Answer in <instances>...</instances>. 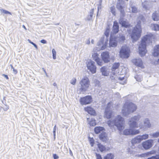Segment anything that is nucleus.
<instances>
[{"label": "nucleus", "mask_w": 159, "mask_h": 159, "mask_svg": "<svg viewBox=\"0 0 159 159\" xmlns=\"http://www.w3.org/2000/svg\"><path fill=\"white\" fill-rule=\"evenodd\" d=\"M146 22V20L142 15H140L138 17L137 24L135 27L134 28L131 35V38L133 42L136 41L140 37L142 32L141 25L144 24Z\"/></svg>", "instance_id": "1"}, {"label": "nucleus", "mask_w": 159, "mask_h": 159, "mask_svg": "<svg viewBox=\"0 0 159 159\" xmlns=\"http://www.w3.org/2000/svg\"><path fill=\"white\" fill-rule=\"evenodd\" d=\"M107 124L111 129L117 127L120 131H122L125 127L124 119L120 115L113 117L112 119L107 121Z\"/></svg>", "instance_id": "2"}, {"label": "nucleus", "mask_w": 159, "mask_h": 159, "mask_svg": "<svg viewBox=\"0 0 159 159\" xmlns=\"http://www.w3.org/2000/svg\"><path fill=\"white\" fill-rule=\"evenodd\" d=\"M154 37L152 34L150 33L145 36L142 39L138 48L139 53L141 57L144 56L146 53V45L150 43H152V39L154 38Z\"/></svg>", "instance_id": "3"}, {"label": "nucleus", "mask_w": 159, "mask_h": 159, "mask_svg": "<svg viewBox=\"0 0 159 159\" xmlns=\"http://www.w3.org/2000/svg\"><path fill=\"white\" fill-rule=\"evenodd\" d=\"M137 108V107L132 102H126L123 107L121 113L122 115L127 116L129 114L134 112Z\"/></svg>", "instance_id": "4"}, {"label": "nucleus", "mask_w": 159, "mask_h": 159, "mask_svg": "<svg viewBox=\"0 0 159 159\" xmlns=\"http://www.w3.org/2000/svg\"><path fill=\"white\" fill-rule=\"evenodd\" d=\"M141 118V116L140 114L132 117L128 121V124L131 128H138L139 124H138L137 121H138Z\"/></svg>", "instance_id": "5"}, {"label": "nucleus", "mask_w": 159, "mask_h": 159, "mask_svg": "<svg viewBox=\"0 0 159 159\" xmlns=\"http://www.w3.org/2000/svg\"><path fill=\"white\" fill-rule=\"evenodd\" d=\"M80 84L81 85L80 90L82 92H85L89 88L90 85L89 79L87 77H84L80 82Z\"/></svg>", "instance_id": "6"}, {"label": "nucleus", "mask_w": 159, "mask_h": 159, "mask_svg": "<svg viewBox=\"0 0 159 159\" xmlns=\"http://www.w3.org/2000/svg\"><path fill=\"white\" fill-rule=\"evenodd\" d=\"M151 126V125L150 120L148 118H146L143 120V123L140 122L139 123L138 128L143 130H146Z\"/></svg>", "instance_id": "7"}, {"label": "nucleus", "mask_w": 159, "mask_h": 159, "mask_svg": "<svg viewBox=\"0 0 159 159\" xmlns=\"http://www.w3.org/2000/svg\"><path fill=\"white\" fill-rule=\"evenodd\" d=\"M129 48L126 46H123L120 51V56L122 58H128L129 56Z\"/></svg>", "instance_id": "8"}, {"label": "nucleus", "mask_w": 159, "mask_h": 159, "mask_svg": "<svg viewBox=\"0 0 159 159\" xmlns=\"http://www.w3.org/2000/svg\"><path fill=\"white\" fill-rule=\"evenodd\" d=\"M153 140L152 139L146 140L142 143V146L145 150H148L151 148L153 145Z\"/></svg>", "instance_id": "9"}, {"label": "nucleus", "mask_w": 159, "mask_h": 159, "mask_svg": "<svg viewBox=\"0 0 159 159\" xmlns=\"http://www.w3.org/2000/svg\"><path fill=\"white\" fill-rule=\"evenodd\" d=\"M94 64V62L90 60L88 61L87 63V66L88 69L93 74L96 72V67Z\"/></svg>", "instance_id": "10"}, {"label": "nucleus", "mask_w": 159, "mask_h": 159, "mask_svg": "<svg viewBox=\"0 0 159 159\" xmlns=\"http://www.w3.org/2000/svg\"><path fill=\"white\" fill-rule=\"evenodd\" d=\"M124 2L122 0H119L116 5V8L119 10L120 13V14L122 15L123 16L125 15V12L124 10Z\"/></svg>", "instance_id": "11"}, {"label": "nucleus", "mask_w": 159, "mask_h": 159, "mask_svg": "<svg viewBox=\"0 0 159 159\" xmlns=\"http://www.w3.org/2000/svg\"><path fill=\"white\" fill-rule=\"evenodd\" d=\"M133 63L135 66L142 68H144L142 60L141 58H136L133 59L132 60Z\"/></svg>", "instance_id": "12"}, {"label": "nucleus", "mask_w": 159, "mask_h": 159, "mask_svg": "<svg viewBox=\"0 0 159 159\" xmlns=\"http://www.w3.org/2000/svg\"><path fill=\"white\" fill-rule=\"evenodd\" d=\"M92 100V98L90 96H86L85 97L81 98L80 102L81 104L86 105L90 103Z\"/></svg>", "instance_id": "13"}, {"label": "nucleus", "mask_w": 159, "mask_h": 159, "mask_svg": "<svg viewBox=\"0 0 159 159\" xmlns=\"http://www.w3.org/2000/svg\"><path fill=\"white\" fill-rule=\"evenodd\" d=\"M94 49H93V52L92 53V57L93 58L96 62L98 65L100 66H102V61L99 58L98 54L94 51Z\"/></svg>", "instance_id": "14"}, {"label": "nucleus", "mask_w": 159, "mask_h": 159, "mask_svg": "<svg viewBox=\"0 0 159 159\" xmlns=\"http://www.w3.org/2000/svg\"><path fill=\"white\" fill-rule=\"evenodd\" d=\"M107 42L108 40L107 39V38L105 39L104 37L102 38L98 43V45L101 46L102 45L101 47V49L103 50L106 47L107 44Z\"/></svg>", "instance_id": "15"}, {"label": "nucleus", "mask_w": 159, "mask_h": 159, "mask_svg": "<svg viewBox=\"0 0 159 159\" xmlns=\"http://www.w3.org/2000/svg\"><path fill=\"white\" fill-rule=\"evenodd\" d=\"M122 15L120 14V17L119 21V23L121 24L122 26L125 27L126 28L128 27L129 25L128 23L126 21V19L123 18Z\"/></svg>", "instance_id": "16"}, {"label": "nucleus", "mask_w": 159, "mask_h": 159, "mask_svg": "<svg viewBox=\"0 0 159 159\" xmlns=\"http://www.w3.org/2000/svg\"><path fill=\"white\" fill-rule=\"evenodd\" d=\"M119 25L117 22L116 21H114V22L113 25L112 27V31L111 34L112 35V34H116L117 33L119 30Z\"/></svg>", "instance_id": "17"}, {"label": "nucleus", "mask_w": 159, "mask_h": 159, "mask_svg": "<svg viewBox=\"0 0 159 159\" xmlns=\"http://www.w3.org/2000/svg\"><path fill=\"white\" fill-rule=\"evenodd\" d=\"M115 39L113 37L111 34L109 45L110 47H115L116 46L117 42Z\"/></svg>", "instance_id": "18"}, {"label": "nucleus", "mask_w": 159, "mask_h": 159, "mask_svg": "<svg viewBox=\"0 0 159 159\" xmlns=\"http://www.w3.org/2000/svg\"><path fill=\"white\" fill-rule=\"evenodd\" d=\"M102 60L105 62L107 63L109 61V54L108 52H102L101 54Z\"/></svg>", "instance_id": "19"}, {"label": "nucleus", "mask_w": 159, "mask_h": 159, "mask_svg": "<svg viewBox=\"0 0 159 159\" xmlns=\"http://www.w3.org/2000/svg\"><path fill=\"white\" fill-rule=\"evenodd\" d=\"M114 38L117 42H122L125 40V37L122 34H118Z\"/></svg>", "instance_id": "20"}, {"label": "nucleus", "mask_w": 159, "mask_h": 159, "mask_svg": "<svg viewBox=\"0 0 159 159\" xmlns=\"http://www.w3.org/2000/svg\"><path fill=\"white\" fill-rule=\"evenodd\" d=\"M119 66L120 64L118 63H114L113 65L111 68L112 73H119V72H117V71L118 70Z\"/></svg>", "instance_id": "21"}, {"label": "nucleus", "mask_w": 159, "mask_h": 159, "mask_svg": "<svg viewBox=\"0 0 159 159\" xmlns=\"http://www.w3.org/2000/svg\"><path fill=\"white\" fill-rule=\"evenodd\" d=\"M154 57L159 56V45H157L155 46L153 48V52L152 53Z\"/></svg>", "instance_id": "22"}, {"label": "nucleus", "mask_w": 159, "mask_h": 159, "mask_svg": "<svg viewBox=\"0 0 159 159\" xmlns=\"http://www.w3.org/2000/svg\"><path fill=\"white\" fill-rule=\"evenodd\" d=\"M84 110L86 111H87L89 114L91 115H94L95 113V110L92 108L90 107H88L84 108Z\"/></svg>", "instance_id": "23"}, {"label": "nucleus", "mask_w": 159, "mask_h": 159, "mask_svg": "<svg viewBox=\"0 0 159 159\" xmlns=\"http://www.w3.org/2000/svg\"><path fill=\"white\" fill-rule=\"evenodd\" d=\"M130 6L131 7V10L130 8H129V11H128L129 12H132L133 13H137L138 12V10L137 8L134 6L133 5L132 3V2L130 3Z\"/></svg>", "instance_id": "24"}, {"label": "nucleus", "mask_w": 159, "mask_h": 159, "mask_svg": "<svg viewBox=\"0 0 159 159\" xmlns=\"http://www.w3.org/2000/svg\"><path fill=\"white\" fill-rule=\"evenodd\" d=\"M142 141L140 135H138L133 139L132 140V143H140Z\"/></svg>", "instance_id": "25"}, {"label": "nucleus", "mask_w": 159, "mask_h": 159, "mask_svg": "<svg viewBox=\"0 0 159 159\" xmlns=\"http://www.w3.org/2000/svg\"><path fill=\"white\" fill-rule=\"evenodd\" d=\"M101 71L102 75L104 76H107L109 75V71L107 70V68L105 67H103L101 69Z\"/></svg>", "instance_id": "26"}, {"label": "nucleus", "mask_w": 159, "mask_h": 159, "mask_svg": "<svg viewBox=\"0 0 159 159\" xmlns=\"http://www.w3.org/2000/svg\"><path fill=\"white\" fill-rule=\"evenodd\" d=\"M94 9H92L89 13V15L87 16L86 19L88 20H93V16Z\"/></svg>", "instance_id": "27"}, {"label": "nucleus", "mask_w": 159, "mask_h": 159, "mask_svg": "<svg viewBox=\"0 0 159 159\" xmlns=\"http://www.w3.org/2000/svg\"><path fill=\"white\" fill-rule=\"evenodd\" d=\"M142 2L143 7L146 10L149 9L150 2L146 1H145L144 2L142 1Z\"/></svg>", "instance_id": "28"}, {"label": "nucleus", "mask_w": 159, "mask_h": 159, "mask_svg": "<svg viewBox=\"0 0 159 159\" xmlns=\"http://www.w3.org/2000/svg\"><path fill=\"white\" fill-rule=\"evenodd\" d=\"M112 111L111 110H107V109H105L104 116L107 119L111 118Z\"/></svg>", "instance_id": "29"}, {"label": "nucleus", "mask_w": 159, "mask_h": 159, "mask_svg": "<svg viewBox=\"0 0 159 159\" xmlns=\"http://www.w3.org/2000/svg\"><path fill=\"white\" fill-rule=\"evenodd\" d=\"M99 137L103 141L105 142L108 140L107 135L106 133H102L100 135Z\"/></svg>", "instance_id": "30"}, {"label": "nucleus", "mask_w": 159, "mask_h": 159, "mask_svg": "<svg viewBox=\"0 0 159 159\" xmlns=\"http://www.w3.org/2000/svg\"><path fill=\"white\" fill-rule=\"evenodd\" d=\"M152 18L154 21H158L159 20V15L157 13V12L156 11H155L152 14Z\"/></svg>", "instance_id": "31"}, {"label": "nucleus", "mask_w": 159, "mask_h": 159, "mask_svg": "<svg viewBox=\"0 0 159 159\" xmlns=\"http://www.w3.org/2000/svg\"><path fill=\"white\" fill-rule=\"evenodd\" d=\"M113 75H111L110 76V79L111 80L114 82H116V81L118 79V77H117L116 74L117 73H112Z\"/></svg>", "instance_id": "32"}, {"label": "nucleus", "mask_w": 159, "mask_h": 159, "mask_svg": "<svg viewBox=\"0 0 159 159\" xmlns=\"http://www.w3.org/2000/svg\"><path fill=\"white\" fill-rule=\"evenodd\" d=\"M104 129L102 127H97L94 128V130L96 134H98L102 131Z\"/></svg>", "instance_id": "33"}, {"label": "nucleus", "mask_w": 159, "mask_h": 159, "mask_svg": "<svg viewBox=\"0 0 159 159\" xmlns=\"http://www.w3.org/2000/svg\"><path fill=\"white\" fill-rule=\"evenodd\" d=\"M118 79L119 80V82L120 84H124L127 83V80L124 77H118Z\"/></svg>", "instance_id": "34"}, {"label": "nucleus", "mask_w": 159, "mask_h": 159, "mask_svg": "<svg viewBox=\"0 0 159 159\" xmlns=\"http://www.w3.org/2000/svg\"><path fill=\"white\" fill-rule=\"evenodd\" d=\"M131 135H135L140 133V131L139 129H131Z\"/></svg>", "instance_id": "35"}, {"label": "nucleus", "mask_w": 159, "mask_h": 159, "mask_svg": "<svg viewBox=\"0 0 159 159\" xmlns=\"http://www.w3.org/2000/svg\"><path fill=\"white\" fill-rule=\"evenodd\" d=\"M151 27L152 30L155 31H158L159 30V25L157 24H152Z\"/></svg>", "instance_id": "36"}, {"label": "nucleus", "mask_w": 159, "mask_h": 159, "mask_svg": "<svg viewBox=\"0 0 159 159\" xmlns=\"http://www.w3.org/2000/svg\"><path fill=\"white\" fill-rule=\"evenodd\" d=\"M98 146L99 150L101 152H102L106 150V148L105 146L103 145L100 143L98 144Z\"/></svg>", "instance_id": "37"}, {"label": "nucleus", "mask_w": 159, "mask_h": 159, "mask_svg": "<svg viewBox=\"0 0 159 159\" xmlns=\"http://www.w3.org/2000/svg\"><path fill=\"white\" fill-rule=\"evenodd\" d=\"M131 129H126L124 130L123 134L125 135H131Z\"/></svg>", "instance_id": "38"}, {"label": "nucleus", "mask_w": 159, "mask_h": 159, "mask_svg": "<svg viewBox=\"0 0 159 159\" xmlns=\"http://www.w3.org/2000/svg\"><path fill=\"white\" fill-rule=\"evenodd\" d=\"M134 78L138 82L141 81L143 79L142 76L140 75H136L134 76Z\"/></svg>", "instance_id": "39"}, {"label": "nucleus", "mask_w": 159, "mask_h": 159, "mask_svg": "<svg viewBox=\"0 0 159 159\" xmlns=\"http://www.w3.org/2000/svg\"><path fill=\"white\" fill-rule=\"evenodd\" d=\"M140 135L142 140L147 139L149 138V135L146 134Z\"/></svg>", "instance_id": "40"}, {"label": "nucleus", "mask_w": 159, "mask_h": 159, "mask_svg": "<svg viewBox=\"0 0 159 159\" xmlns=\"http://www.w3.org/2000/svg\"><path fill=\"white\" fill-rule=\"evenodd\" d=\"M89 124L92 126H94L96 124L95 120L93 118H91V120L89 121Z\"/></svg>", "instance_id": "41"}, {"label": "nucleus", "mask_w": 159, "mask_h": 159, "mask_svg": "<svg viewBox=\"0 0 159 159\" xmlns=\"http://www.w3.org/2000/svg\"><path fill=\"white\" fill-rule=\"evenodd\" d=\"M113 155L111 153L108 154L106 156H105L103 159H113Z\"/></svg>", "instance_id": "42"}, {"label": "nucleus", "mask_w": 159, "mask_h": 159, "mask_svg": "<svg viewBox=\"0 0 159 159\" xmlns=\"http://www.w3.org/2000/svg\"><path fill=\"white\" fill-rule=\"evenodd\" d=\"M112 107V104L111 102H109L108 103L105 109H107V110H111V109Z\"/></svg>", "instance_id": "43"}, {"label": "nucleus", "mask_w": 159, "mask_h": 159, "mask_svg": "<svg viewBox=\"0 0 159 159\" xmlns=\"http://www.w3.org/2000/svg\"><path fill=\"white\" fill-rule=\"evenodd\" d=\"M110 10L113 15H116V12L115 7L114 6L111 7L110 8Z\"/></svg>", "instance_id": "44"}, {"label": "nucleus", "mask_w": 159, "mask_h": 159, "mask_svg": "<svg viewBox=\"0 0 159 159\" xmlns=\"http://www.w3.org/2000/svg\"><path fill=\"white\" fill-rule=\"evenodd\" d=\"M153 138H157L159 136V131L154 133L151 135Z\"/></svg>", "instance_id": "45"}, {"label": "nucleus", "mask_w": 159, "mask_h": 159, "mask_svg": "<svg viewBox=\"0 0 159 159\" xmlns=\"http://www.w3.org/2000/svg\"><path fill=\"white\" fill-rule=\"evenodd\" d=\"M149 154V152H147V153H143L138 155L139 157H147L148 155Z\"/></svg>", "instance_id": "46"}, {"label": "nucleus", "mask_w": 159, "mask_h": 159, "mask_svg": "<svg viewBox=\"0 0 159 159\" xmlns=\"http://www.w3.org/2000/svg\"><path fill=\"white\" fill-rule=\"evenodd\" d=\"M0 11L2 13H3L5 14H9L11 15V13L10 12L4 9H0Z\"/></svg>", "instance_id": "47"}, {"label": "nucleus", "mask_w": 159, "mask_h": 159, "mask_svg": "<svg viewBox=\"0 0 159 159\" xmlns=\"http://www.w3.org/2000/svg\"><path fill=\"white\" fill-rule=\"evenodd\" d=\"M110 32V29L108 28H107L104 33L105 36H106L107 37L109 36Z\"/></svg>", "instance_id": "48"}, {"label": "nucleus", "mask_w": 159, "mask_h": 159, "mask_svg": "<svg viewBox=\"0 0 159 159\" xmlns=\"http://www.w3.org/2000/svg\"><path fill=\"white\" fill-rule=\"evenodd\" d=\"M52 55H53V58L54 59H56V52L55 50L54 49H52Z\"/></svg>", "instance_id": "49"}, {"label": "nucleus", "mask_w": 159, "mask_h": 159, "mask_svg": "<svg viewBox=\"0 0 159 159\" xmlns=\"http://www.w3.org/2000/svg\"><path fill=\"white\" fill-rule=\"evenodd\" d=\"M76 82V79L75 78H73L70 81V83L73 85H75Z\"/></svg>", "instance_id": "50"}, {"label": "nucleus", "mask_w": 159, "mask_h": 159, "mask_svg": "<svg viewBox=\"0 0 159 159\" xmlns=\"http://www.w3.org/2000/svg\"><path fill=\"white\" fill-rule=\"evenodd\" d=\"M159 155H157L155 156H153L152 157H149L148 159H159Z\"/></svg>", "instance_id": "51"}, {"label": "nucleus", "mask_w": 159, "mask_h": 159, "mask_svg": "<svg viewBox=\"0 0 159 159\" xmlns=\"http://www.w3.org/2000/svg\"><path fill=\"white\" fill-rule=\"evenodd\" d=\"M56 126L55 125V126H54L53 129V134L54 137V139L55 138V136H56Z\"/></svg>", "instance_id": "52"}, {"label": "nucleus", "mask_w": 159, "mask_h": 159, "mask_svg": "<svg viewBox=\"0 0 159 159\" xmlns=\"http://www.w3.org/2000/svg\"><path fill=\"white\" fill-rule=\"evenodd\" d=\"M28 42L30 43H31V44H32V45H33L35 47V48H36V49H37L38 48H37V45L35 44L33 42H31L30 39H28Z\"/></svg>", "instance_id": "53"}, {"label": "nucleus", "mask_w": 159, "mask_h": 159, "mask_svg": "<svg viewBox=\"0 0 159 159\" xmlns=\"http://www.w3.org/2000/svg\"><path fill=\"white\" fill-rule=\"evenodd\" d=\"M10 66H11V68L13 69V72L15 74H16L17 73V70H16V69H15L14 68V67H13V66L12 65H10Z\"/></svg>", "instance_id": "54"}, {"label": "nucleus", "mask_w": 159, "mask_h": 159, "mask_svg": "<svg viewBox=\"0 0 159 159\" xmlns=\"http://www.w3.org/2000/svg\"><path fill=\"white\" fill-rule=\"evenodd\" d=\"M96 159H102L101 156L99 154L96 153Z\"/></svg>", "instance_id": "55"}, {"label": "nucleus", "mask_w": 159, "mask_h": 159, "mask_svg": "<svg viewBox=\"0 0 159 159\" xmlns=\"http://www.w3.org/2000/svg\"><path fill=\"white\" fill-rule=\"evenodd\" d=\"M102 0H100L99 1V4L98 5V11L99 10V6H101L102 4Z\"/></svg>", "instance_id": "56"}, {"label": "nucleus", "mask_w": 159, "mask_h": 159, "mask_svg": "<svg viewBox=\"0 0 159 159\" xmlns=\"http://www.w3.org/2000/svg\"><path fill=\"white\" fill-rule=\"evenodd\" d=\"M53 157L54 159H58L59 158L58 156L56 154H53Z\"/></svg>", "instance_id": "57"}, {"label": "nucleus", "mask_w": 159, "mask_h": 159, "mask_svg": "<svg viewBox=\"0 0 159 159\" xmlns=\"http://www.w3.org/2000/svg\"><path fill=\"white\" fill-rule=\"evenodd\" d=\"M41 43L43 44H46L47 43V41L44 39H42L40 41Z\"/></svg>", "instance_id": "58"}, {"label": "nucleus", "mask_w": 159, "mask_h": 159, "mask_svg": "<svg viewBox=\"0 0 159 159\" xmlns=\"http://www.w3.org/2000/svg\"><path fill=\"white\" fill-rule=\"evenodd\" d=\"M86 43L87 44H89L90 43V41L89 39L87 40Z\"/></svg>", "instance_id": "59"}, {"label": "nucleus", "mask_w": 159, "mask_h": 159, "mask_svg": "<svg viewBox=\"0 0 159 159\" xmlns=\"http://www.w3.org/2000/svg\"><path fill=\"white\" fill-rule=\"evenodd\" d=\"M3 75L7 79H8V77L7 76V75Z\"/></svg>", "instance_id": "60"}, {"label": "nucleus", "mask_w": 159, "mask_h": 159, "mask_svg": "<svg viewBox=\"0 0 159 159\" xmlns=\"http://www.w3.org/2000/svg\"><path fill=\"white\" fill-rule=\"evenodd\" d=\"M90 144L92 147H93V141H91L90 142Z\"/></svg>", "instance_id": "61"}, {"label": "nucleus", "mask_w": 159, "mask_h": 159, "mask_svg": "<svg viewBox=\"0 0 159 159\" xmlns=\"http://www.w3.org/2000/svg\"><path fill=\"white\" fill-rule=\"evenodd\" d=\"M42 69L43 70V71H44V73L46 72V71H45V70L44 69V68H42Z\"/></svg>", "instance_id": "62"}, {"label": "nucleus", "mask_w": 159, "mask_h": 159, "mask_svg": "<svg viewBox=\"0 0 159 159\" xmlns=\"http://www.w3.org/2000/svg\"><path fill=\"white\" fill-rule=\"evenodd\" d=\"M91 43L92 44H94V41L92 39V40H91Z\"/></svg>", "instance_id": "63"}, {"label": "nucleus", "mask_w": 159, "mask_h": 159, "mask_svg": "<svg viewBox=\"0 0 159 159\" xmlns=\"http://www.w3.org/2000/svg\"><path fill=\"white\" fill-rule=\"evenodd\" d=\"M22 27L25 30H26V29L25 27V26L24 25H23L22 26Z\"/></svg>", "instance_id": "64"}]
</instances>
